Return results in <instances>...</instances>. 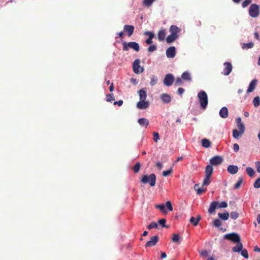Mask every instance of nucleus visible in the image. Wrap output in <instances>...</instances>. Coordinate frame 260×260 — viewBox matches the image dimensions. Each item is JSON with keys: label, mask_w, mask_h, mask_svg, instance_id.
Returning a JSON list of instances; mask_svg holds the SVG:
<instances>
[{"label": "nucleus", "mask_w": 260, "mask_h": 260, "mask_svg": "<svg viewBox=\"0 0 260 260\" xmlns=\"http://www.w3.org/2000/svg\"><path fill=\"white\" fill-rule=\"evenodd\" d=\"M159 139V134L158 133H153V140L154 142H157L158 140Z\"/></svg>", "instance_id": "obj_58"}, {"label": "nucleus", "mask_w": 260, "mask_h": 260, "mask_svg": "<svg viewBox=\"0 0 260 260\" xmlns=\"http://www.w3.org/2000/svg\"><path fill=\"white\" fill-rule=\"evenodd\" d=\"M198 186H199L198 184H195L194 187L195 190H197V194L200 195V194H202L203 192H205L206 191V189H204L202 188H199L197 189V187Z\"/></svg>", "instance_id": "obj_39"}, {"label": "nucleus", "mask_w": 260, "mask_h": 260, "mask_svg": "<svg viewBox=\"0 0 260 260\" xmlns=\"http://www.w3.org/2000/svg\"><path fill=\"white\" fill-rule=\"evenodd\" d=\"M254 251H255V252H260V248L257 246H255L254 247Z\"/></svg>", "instance_id": "obj_64"}, {"label": "nucleus", "mask_w": 260, "mask_h": 260, "mask_svg": "<svg viewBox=\"0 0 260 260\" xmlns=\"http://www.w3.org/2000/svg\"><path fill=\"white\" fill-rule=\"evenodd\" d=\"M122 45V48L124 51H127L129 48L133 49L137 52H138L140 50V46L139 44L135 42H131L129 43L123 42Z\"/></svg>", "instance_id": "obj_3"}, {"label": "nucleus", "mask_w": 260, "mask_h": 260, "mask_svg": "<svg viewBox=\"0 0 260 260\" xmlns=\"http://www.w3.org/2000/svg\"><path fill=\"white\" fill-rule=\"evenodd\" d=\"M254 46V44L253 42H249L248 43H242V48L243 49H248L253 48Z\"/></svg>", "instance_id": "obj_29"}, {"label": "nucleus", "mask_w": 260, "mask_h": 260, "mask_svg": "<svg viewBox=\"0 0 260 260\" xmlns=\"http://www.w3.org/2000/svg\"><path fill=\"white\" fill-rule=\"evenodd\" d=\"M169 31L171 35L179 36L178 33L181 31V29L176 25H172L169 28Z\"/></svg>", "instance_id": "obj_14"}, {"label": "nucleus", "mask_w": 260, "mask_h": 260, "mask_svg": "<svg viewBox=\"0 0 260 260\" xmlns=\"http://www.w3.org/2000/svg\"><path fill=\"white\" fill-rule=\"evenodd\" d=\"M159 238L157 236H152L150 240L146 242L145 244V247H152L155 246L158 242Z\"/></svg>", "instance_id": "obj_9"}, {"label": "nucleus", "mask_w": 260, "mask_h": 260, "mask_svg": "<svg viewBox=\"0 0 260 260\" xmlns=\"http://www.w3.org/2000/svg\"><path fill=\"white\" fill-rule=\"evenodd\" d=\"M141 164L139 162H137L135 165L133 167V170L135 173H137L140 171L141 168Z\"/></svg>", "instance_id": "obj_35"}, {"label": "nucleus", "mask_w": 260, "mask_h": 260, "mask_svg": "<svg viewBox=\"0 0 260 260\" xmlns=\"http://www.w3.org/2000/svg\"><path fill=\"white\" fill-rule=\"evenodd\" d=\"M218 215L220 219L223 220H228L229 217V213L226 211L223 213H218Z\"/></svg>", "instance_id": "obj_30"}, {"label": "nucleus", "mask_w": 260, "mask_h": 260, "mask_svg": "<svg viewBox=\"0 0 260 260\" xmlns=\"http://www.w3.org/2000/svg\"><path fill=\"white\" fill-rule=\"evenodd\" d=\"M157 77L155 76H153L150 79V85L152 86L155 85L157 83Z\"/></svg>", "instance_id": "obj_37"}, {"label": "nucleus", "mask_w": 260, "mask_h": 260, "mask_svg": "<svg viewBox=\"0 0 260 260\" xmlns=\"http://www.w3.org/2000/svg\"><path fill=\"white\" fill-rule=\"evenodd\" d=\"M243 133L237 129H234L233 131V136L235 139H238L239 136L242 135Z\"/></svg>", "instance_id": "obj_33"}, {"label": "nucleus", "mask_w": 260, "mask_h": 260, "mask_svg": "<svg viewBox=\"0 0 260 260\" xmlns=\"http://www.w3.org/2000/svg\"><path fill=\"white\" fill-rule=\"evenodd\" d=\"M167 257V254L165 252H161V258H165Z\"/></svg>", "instance_id": "obj_63"}, {"label": "nucleus", "mask_w": 260, "mask_h": 260, "mask_svg": "<svg viewBox=\"0 0 260 260\" xmlns=\"http://www.w3.org/2000/svg\"><path fill=\"white\" fill-rule=\"evenodd\" d=\"M155 0H144V4L147 7L151 5L152 3Z\"/></svg>", "instance_id": "obj_51"}, {"label": "nucleus", "mask_w": 260, "mask_h": 260, "mask_svg": "<svg viewBox=\"0 0 260 260\" xmlns=\"http://www.w3.org/2000/svg\"><path fill=\"white\" fill-rule=\"evenodd\" d=\"M138 94L140 98V101L146 100L147 97L146 91L143 89H141L138 91Z\"/></svg>", "instance_id": "obj_24"}, {"label": "nucleus", "mask_w": 260, "mask_h": 260, "mask_svg": "<svg viewBox=\"0 0 260 260\" xmlns=\"http://www.w3.org/2000/svg\"><path fill=\"white\" fill-rule=\"evenodd\" d=\"M211 182V176H205V177L203 180V186H208Z\"/></svg>", "instance_id": "obj_31"}, {"label": "nucleus", "mask_w": 260, "mask_h": 260, "mask_svg": "<svg viewBox=\"0 0 260 260\" xmlns=\"http://www.w3.org/2000/svg\"><path fill=\"white\" fill-rule=\"evenodd\" d=\"M249 14L253 17L256 18L259 15V7L256 4H252L249 9Z\"/></svg>", "instance_id": "obj_4"}, {"label": "nucleus", "mask_w": 260, "mask_h": 260, "mask_svg": "<svg viewBox=\"0 0 260 260\" xmlns=\"http://www.w3.org/2000/svg\"><path fill=\"white\" fill-rule=\"evenodd\" d=\"M223 161V158L221 156L216 155L212 157L210 159V162L212 166H218L220 165Z\"/></svg>", "instance_id": "obj_8"}, {"label": "nucleus", "mask_w": 260, "mask_h": 260, "mask_svg": "<svg viewBox=\"0 0 260 260\" xmlns=\"http://www.w3.org/2000/svg\"><path fill=\"white\" fill-rule=\"evenodd\" d=\"M166 36V30L164 29H161L158 32L157 37L159 41L164 40Z\"/></svg>", "instance_id": "obj_21"}, {"label": "nucleus", "mask_w": 260, "mask_h": 260, "mask_svg": "<svg viewBox=\"0 0 260 260\" xmlns=\"http://www.w3.org/2000/svg\"><path fill=\"white\" fill-rule=\"evenodd\" d=\"M241 254L245 258H248V251L246 249H242L241 251Z\"/></svg>", "instance_id": "obj_43"}, {"label": "nucleus", "mask_w": 260, "mask_h": 260, "mask_svg": "<svg viewBox=\"0 0 260 260\" xmlns=\"http://www.w3.org/2000/svg\"><path fill=\"white\" fill-rule=\"evenodd\" d=\"M219 115L223 118H225L228 116V110L225 107H222L219 111Z\"/></svg>", "instance_id": "obj_20"}, {"label": "nucleus", "mask_w": 260, "mask_h": 260, "mask_svg": "<svg viewBox=\"0 0 260 260\" xmlns=\"http://www.w3.org/2000/svg\"><path fill=\"white\" fill-rule=\"evenodd\" d=\"M227 206H228V204L225 202H222L221 203H220L219 204H218V207L220 208H226Z\"/></svg>", "instance_id": "obj_55"}, {"label": "nucleus", "mask_w": 260, "mask_h": 260, "mask_svg": "<svg viewBox=\"0 0 260 260\" xmlns=\"http://www.w3.org/2000/svg\"><path fill=\"white\" fill-rule=\"evenodd\" d=\"M253 186L255 188H260V177L256 179V180L255 181L253 184Z\"/></svg>", "instance_id": "obj_49"}, {"label": "nucleus", "mask_w": 260, "mask_h": 260, "mask_svg": "<svg viewBox=\"0 0 260 260\" xmlns=\"http://www.w3.org/2000/svg\"><path fill=\"white\" fill-rule=\"evenodd\" d=\"M228 172L231 174H236L238 171V167L237 166L230 165L227 169Z\"/></svg>", "instance_id": "obj_17"}, {"label": "nucleus", "mask_w": 260, "mask_h": 260, "mask_svg": "<svg viewBox=\"0 0 260 260\" xmlns=\"http://www.w3.org/2000/svg\"><path fill=\"white\" fill-rule=\"evenodd\" d=\"M213 225L216 228H219L221 225V222L219 219H215L213 221Z\"/></svg>", "instance_id": "obj_44"}, {"label": "nucleus", "mask_w": 260, "mask_h": 260, "mask_svg": "<svg viewBox=\"0 0 260 260\" xmlns=\"http://www.w3.org/2000/svg\"><path fill=\"white\" fill-rule=\"evenodd\" d=\"M181 78L183 80L188 81H190L191 79L190 74L187 72H184L182 73L181 75Z\"/></svg>", "instance_id": "obj_28"}, {"label": "nucleus", "mask_w": 260, "mask_h": 260, "mask_svg": "<svg viewBox=\"0 0 260 260\" xmlns=\"http://www.w3.org/2000/svg\"><path fill=\"white\" fill-rule=\"evenodd\" d=\"M224 238L234 242H239L240 241V236L235 233L226 234L224 236Z\"/></svg>", "instance_id": "obj_5"}, {"label": "nucleus", "mask_w": 260, "mask_h": 260, "mask_svg": "<svg viewBox=\"0 0 260 260\" xmlns=\"http://www.w3.org/2000/svg\"><path fill=\"white\" fill-rule=\"evenodd\" d=\"M156 167L159 170L161 169L162 168V164L160 162H157L156 164Z\"/></svg>", "instance_id": "obj_61"}, {"label": "nucleus", "mask_w": 260, "mask_h": 260, "mask_svg": "<svg viewBox=\"0 0 260 260\" xmlns=\"http://www.w3.org/2000/svg\"><path fill=\"white\" fill-rule=\"evenodd\" d=\"M149 106V103L146 100L140 101L137 103V107L139 109L144 110L147 109Z\"/></svg>", "instance_id": "obj_11"}, {"label": "nucleus", "mask_w": 260, "mask_h": 260, "mask_svg": "<svg viewBox=\"0 0 260 260\" xmlns=\"http://www.w3.org/2000/svg\"><path fill=\"white\" fill-rule=\"evenodd\" d=\"M243 249V244L240 241L237 242V245L232 248V250L235 252H239Z\"/></svg>", "instance_id": "obj_22"}, {"label": "nucleus", "mask_w": 260, "mask_h": 260, "mask_svg": "<svg viewBox=\"0 0 260 260\" xmlns=\"http://www.w3.org/2000/svg\"><path fill=\"white\" fill-rule=\"evenodd\" d=\"M233 149L235 152H238L239 150V146L238 144L235 143L233 145Z\"/></svg>", "instance_id": "obj_59"}, {"label": "nucleus", "mask_w": 260, "mask_h": 260, "mask_svg": "<svg viewBox=\"0 0 260 260\" xmlns=\"http://www.w3.org/2000/svg\"><path fill=\"white\" fill-rule=\"evenodd\" d=\"M198 97L202 109H205L208 105V96L204 91H201L198 93Z\"/></svg>", "instance_id": "obj_2"}, {"label": "nucleus", "mask_w": 260, "mask_h": 260, "mask_svg": "<svg viewBox=\"0 0 260 260\" xmlns=\"http://www.w3.org/2000/svg\"><path fill=\"white\" fill-rule=\"evenodd\" d=\"M177 92L179 95H182L184 92V89L183 88L180 87L178 89Z\"/></svg>", "instance_id": "obj_60"}, {"label": "nucleus", "mask_w": 260, "mask_h": 260, "mask_svg": "<svg viewBox=\"0 0 260 260\" xmlns=\"http://www.w3.org/2000/svg\"><path fill=\"white\" fill-rule=\"evenodd\" d=\"M138 122L140 125L145 126V127H147V126L149 124L148 120L144 118L139 119L138 120Z\"/></svg>", "instance_id": "obj_23"}, {"label": "nucleus", "mask_w": 260, "mask_h": 260, "mask_svg": "<svg viewBox=\"0 0 260 260\" xmlns=\"http://www.w3.org/2000/svg\"><path fill=\"white\" fill-rule=\"evenodd\" d=\"M156 50V46L154 45H151L148 48V51L150 52H153Z\"/></svg>", "instance_id": "obj_54"}, {"label": "nucleus", "mask_w": 260, "mask_h": 260, "mask_svg": "<svg viewBox=\"0 0 260 260\" xmlns=\"http://www.w3.org/2000/svg\"><path fill=\"white\" fill-rule=\"evenodd\" d=\"M140 60L139 59H136L133 63V71L136 74H140L143 72L144 69L140 65Z\"/></svg>", "instance_id": "obj_6"}, {"label": "nucleus", "mask_w": 260, "mask_h": 260, "mask_svg": "<svg viewBox=\"0 0 260 260\" xmlns=\"http://www.w3.org/2000/svg\"><path fill=\"white\" fill-rule=\"evenodd\" d=\"M158 226L157 224L155 222H151L148 226L147 229L148 230H150L152 228H157Z\"/></svg>", "instance_id": "obj_45"}, {"label": "nucleus", "mask_w": 260, "mask_h": 260, "mask_svg": "<svg viewBox=\"0 0 260 260\" xmlns=\"http://www.w3.org/2000/svg\"><path fill=\"white\" fill-rule=\"evenodd\" d=\"M173 172V170L172 169H170L167 171H164L162 173V175L164 177H167L169 176V175L171 174Z\"/></svg>", "instance_id": "obj_48"}, {"label": "nucleus", "mask_w": 260, "mask_h": 260, "mask_svg": "<svg viewBox=\"0 0 260 260\" xmlns=\"http://www.w3.org/2000/svg\"><path fill=\"white\" fill-rule=\"evenodd\" d=\"M155 207L157 209H160L161 211H164L165 206L164 205V204L156 205L155 206Z\"/></svg>", "instance_id": "obj_57"}, {"label": "nucleus", "mask_w": 260, "mask_h": 260, "mask_svg": "<svg viewBox=\"0 0 260 260\" xmlns=\"http://www.w3.org/2000/svg\"><path fill=\"white\" fill-rule=\"evenodd\" d=\"M202 146L205 148H209L211 145V143L209 140L207 139H203L202 140Z\"/></svg>", "instance_id": "obj_32"}, {"label": "nucleus", "mask_w": 260, "mask_h": 260, "mask_svg": "<svg viewBox=\"0 0 260 260\" xmlns=\"http://www.w3.org/2000/svg\"><path fill=\"white\" fill-rule=\"evenodd\" d=\"M257 82V81L256 79H253L251 81L247 90V93L251 92L254 90L256 87Z\"/></svg>", "instance_id": "obj_15"}, {"label": "nucleus", "mask_w": 260, "mask_h": 260, "mask_svg": "<svg viewBox=\"0 0 260 260\" xmlns=\"http://www.w3.org/2000/svg\"><path fill=\"white\" fill-rule=\"evenodd\" d=\"M135 27L133 25H125L123 26V30L124 32L127 33V35L128 37H131L134 31Z\"/></svg>", "instance_id": "obj_13"}, {"label": "nucleus", "mask_w": 260, "mask_h": 260, "mask_svg": "<svg viewBox=\"0 0 260 260\" xmlns=\"http://www.w3.org/2000/svg\"><path fill=\"white\" fill-rule=\"evenodd\" d=\"M174 81V77L171 74H167L164 79V84L165 85L169 87L173 84Z\"/></svg>", "instance_id": "obj_7"}, {"label": "nucleus", "mask_w": 260, "mask_h": 260, "mask_svg": "<svg viewBox=\"0 0 260 260\" xmlns=\"http://www.w3.org/2000/svg\"><path fill=\"white\" fill-rule=\"evenodd\" d=\"M218 203L217 202H212L210 206L208 209V212L210 214H214L215 211V209L218 207Z\"/></svg>", "instance_id": "obj_16"}, {"label": "nucleus", "mask_w": 260, "mask_h": 260, "mask_svg": "<svg viewBox=\"0 0 260 260\" xmlns=\"http://www.w3.org/2000/svg\"><path fill=\"white\" fill-rule=\"evenodd\" d=\"M201 219V217L200 215H198L197 218H194V217H191L190 219V223H192L193 225L196 226L198 224V223Z\"/></svg>", "instance_id": "obj_27"}, {"label": "nucleus", "mask_w": 260, "mask_h": 260, "mask_svg": "<svg viewBox=\"0 0 260 260\" xmlns=\"http://www.w3.org/2000/svg\"><path fill=\"white\" fill-rule=\"evenodd\" d=\"M246 172L247 174L251 177H252L255 174L254 171L251 167H247L246 169Z\"/></svg>", "instance_id": "obj_34"}, {"label": "nucleus", "mask_w": 260, "mask_h": 260, "mask_svg": "<svg viewBox=\"0 0 260 260\" xmlns=\"http://www.w3.org/2000/svg\"><path fill=\"white\" fill-rule=\"evenodd\" d=\"M225 68L223 70V71L222 72V74L224 75H229L232 71V65L230 62H226L223 64Z\"/></svg>", "instance_id": "obj_10"}, {"label": "nucleus", "mask_w": 260, "mask_h": 260, "mask_svg": "<svg viewBox=\"0 0 260 260\" xmlns=\"http://www.w3.org/2000/svg\"><path fill=\"white\" fill-rule=\"evenodd\" d=\"M237 127L239 130V131L241 132V133H244L245 132V126L244 124L243 123H240L237 124Z\"/></svg>", "instance_id": "obj_47"}, {"label": "nucleus", "mask_w": 260, "mask_h": 260, "mask_svg": "<svg viewBox=\"0 0 260 260\" xmlns=\"http://www.w3.org/2000/svg\"><path fill=\"white\" fill-rule=\"evenodd\" d=\"M145 35L149 37L146 40V43L148 45L151 44L153 43L152 40L154 36V34L150 31H146L145 32Z\"/></svg>", "instance_id": "obj_18"}, {"label": "nucleus", "mask_w": 260, "mask_h": 260, "mask_svg": "<svg viewBox=\"0 0 260 260\" xmlns=\"http://www.w3.org/2000/svg\"><path fill=\"white\" fill-rule=\"evenodd\" d=\"M230 217L233 219H236L239 217V213L237 212H231L230 213Z\"/></svg>", "instance_id": "obj_40"}, {"label": "nucleus", "mask_w": 260, "mask_h": 260, "mask_svg": "<svg viewBox=\"0 0 260 260\" xmlns=\"http://www.w3.org/2000/svg\"><path fill=\"white\" fill-rule=\"evenodd\" d=\"M251 0H245L242 4V6L243 8H245L248 6L251 3Z\"/></svg>", "instance_id": "obj_50"}, {"label": "nucleus", "mask_w": 260, "mask_h": 260, "mask_svg": "<svg viewBox=\"0 0 260 260\" xmlns=\"http://www.w3.org/2000/svg\"><path fill=\"white\" fill-rule=\"evenodd\" d=\"M176 55V49L174 46L168 48L166 50V55L168 58H174Z\"/></svg>", "instance_id": "obj_12"}, {"label": "nucleus", "mask_w": 260, "mask_h": 260, "mask_svg": "<svg viewBox=\"0 0 260 260\" xmlns=\"http://www.w3.org/2000/svg\"><path fill=\"white\" fill-rule=\"evenodd\" d=\"M160 99L165 103H169L171 101V97L167 93H163L160 95Z\"/></svg>", "instance_id": "obj_19"}, {"label": "nucleus", "mask_w": 260, "mask_h": 260, "mask_svg": "<svg viewBox=\"0 0 260 260\" xmlns=\"http://www.w3.org/2000/svg\"><path fill=\"white\" fill-rule=\"evenodd\" d=\"M255 107H257L260 105V98L259 96H256L254 98L252 102Z\"/></svg>", "instance_id": "obj_36"}, {"label": "nucleus", "mask_w": 260, "mask_h": 260, "mask_svg": "<svg viewBox=\"0 0 260 260\" xmlns=\"http://www.w3.org/2000/svg\"><path fill=\"white\" fill-rule=\"evenodd\" d=\"M166 220L165 219H161L158 220V223L162 226L168 228L166 225Z\"/></svg>", "instance_id": "obj_53"}, {"label": "nucleus", "mask_w": 260, "mask_h": 260, "mask_svg": "<svg viewBox=\"0 0 260 260\" xmlns=\"http://www.w3.org/2000/svg\"><path fill=\"white\" fill-rule=\"evenodd\" d=\"M182 78L180 77H177L176 79L175 82V85L176 86L182 85L183 84V82L182 80Z\"/></svg>", "instance_id": "obj_38"}, {"label": "nucleus", "mask_w": 260, "mask_h": 260, "mask_svg": "<svg viewBox=\"0 0 260 260\" xmlns=\"http://www.w3.org/2000/svg\"><path fill=\"white\" fill-rule=\"evenodd\" d=\"M179 36H174L170 34L166 38V41L168 43L170 44L176 40L178 38Z\"/></svg>", "instance_id": "obj_26"}, {"label": "nucleus", "mask_w": 260, "mask_h": 260, "mask_svg": "<svg viewBox=\"0 0 260 260\" xmlns=\"http://www.w3.org/2000/svg\"><path fill=\"white\" fill-rule=\"evenodd\" d=\"M179 239H180V236H179L178 234H174L173 235V237L172 238V240L174 242H176V243L179 242Z\"/></svg>", "instance_id": "obj_42"}, {"label": "nucleus", "mask_w": 260, "mask_h": 260, "mask_svg": "<svg viewBox=\"0 0 260 260\" xmlns=\"http://www.w3.org/2000/svg\"><path fill=\"white\" fill-rule=\"evenodd\" d=\"M166 205L167 208L168 209V210L169 211H172L173 210V207H172V206L171 202L167 201L166 202Z\"/></svg>", "instance_id": "obj_52"}, {"label": "nucleus", "mask_w": 260, "mask_h": 260, "mask_svg": "<svg viewBox=\"0 0 260 260\" xmlns=\"http://www.w3.org/2000/svg\"><path fill=\"white\" fill-rule=\"evenodd\" d=\"M242 182H243V178L242 177H240L239 178L238 182L235 185V186H234L235 188V189L239 188Z\"/></svg>", "instance_id": "obj_41"}, {"label": "nucleus", "mask_w": 260, "mask_h": 260, "mask_svg": "<svg viewBox=\"0 0 260 260\" xmlns=\"http://www.w3.org/2000/svg\"><path fill=\"white\" fill-rule=\"evenodd\" d=\"M141 181L144 184L149 183L150 186L153 187L155 185L156 176L154 174L150 175H144L141 179Z\"/></svg>", "instance_id": "obj_1"}, {"label": "nucleus", "mask_w": 260, "mask_h": 260, "mask_svg": "<svg viewBox=\"0 0 260 260\" xmlns=\"http://www.w3.org/2000/svg\"><path fill=\"white\" fill-rule=\"evenodd\" d=\"M123 104L122 100H119L118 101H116L114 103V105H118L119 106H121Z\"/></svg>", "instance_id": "obj_62"}, {"label": "nucleus", "mask_w": 260, "mask_h": 260, "mask_svg": "<svg viewBox=\"0 0 260 260\" xmlns=\"http://www.w3.org/2000/svg\"><path fill=\"white\" fill-rule=\"evenodd\" d=\"M115 100V98L113 93H109L107 95V101L111 102Z\"/></svg>", "instance_id": "obj_46"}, {"label": "nucleus", "mask_w": 260, "mask_h": 260, "mask_svg": "<svg viewBox=\"0 0 260 260\" xmlns=\"http://www.w3.org/2000/svg\"><path fill=\"white\" fill-rule=\"evenodd\" d=\"M213 169L211 165H208L205 168V176H211L213 173Z\"/></svg>", "instance_id": "obj_25"}, {"label": "nucleus", "mask_w": 260, "mask_h": 260, "mask_svg": "<svg viewBox=\"0 0 260 260\" xmlns=\"http://www.w3.org/2000/svg\"><path fill=\"white\" fill-rule=\"evenodd\" d=\"M256 171L260 173V161H257L255 162Z\"/></svg>", "instance_id": "obj_56"}]
</instances>
